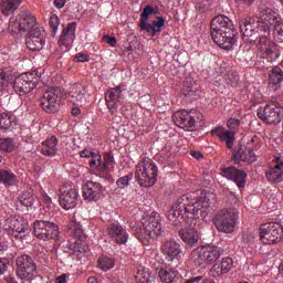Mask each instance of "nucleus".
Here are the masks:
<instances>
[{
    "label": "nucleus",
    "instance_id": "ddd939ff",
    "mask_svg": "<svg viewBox=\"0 0 283 283\" xmlns=\"http://www.w3.org/2000/svg\"><path fill=\"white\" fill-rule=\"evenodd\" d=\"M59 202L60 207L66 211L75 209L78 205V190H76L72 184L63 185L60 188Z\"/></svg>",
    "mask_w": 283,
    "mask_h": 283
},
{
    "label": "nucleus",
    "instance_id": "8fccbe9b",
    "mask_svg": "<svg viewBox=\"0 0 283 283\" xmlns=\"http://www.w3.org/2000/svg\"><path fill=\"white\" fill-rule=\"evenodd\" d=\"M49 25H50L53 34H56V32H59V25H61V22L59 21V17L52 15L50 18Z\"/></svg>",
    "mask_w": 283,
    "mask_h": 283
},
{
    "label": "nucleus",
    "instance_id": "2f4dec72",
    "mask_svg": "<svg viewBox=\"0 0 283 283\" xmlns=\"http://www.w3.org/2000/svg\"><path fill=\"white\" fill-rule=\"evenodd\" d=\"M283 71L280 66H274L269 77V85L272 90L277 91L282 87Z\"/></svg>",
    "mask_w": 283,
    "mask_h": 283
},
{
    "label": "nucleus",
    "instance_id": "f8f14e48",
    "mask_svg": "<svg viewBox=\"0 0 283 283\" xmlns=\"http://www.w3.org/2000/svg\"><path fill=\"white\" fill-rule=\"evenodd\" d=\"M259 235L263 244H277L283 240V228L277 222L263 223L260 227Z\"/></svg>",
    "mask_w": 283,
    "mask_h": 283
},
{
    "label": "nucleus",
    "instance_id": "aec40b11",
    "mask_svg": "<svg viewBox=\"0 0 283 283\" xmlns=\"http://www.w3.org/2000/svg\"><path fill=\"white\" fill-rule=\"evenodd\" d=\"M59 91L56 88H51L46 91L41 99V105L44 112L54 114V112L59 111V95L56 94Z\"/></svg>",
    "mask_w": 283,
    "mask_h": 283
},
{
    "label": "nucleus",
    "instance_id": "7c9ffc66",
    "mask_svg": "<svg viewBox=\"0 0 283 283\" xmlns=\"http://www.w3.org/2000/svg\"><path fill=\"white\" fill-rule=\"evenodd\" d=\"M179 237L181 238L185 244H189V247H193L200 240V232L196 230L193 227L184 228L179 231Z\"/></svg>",
    "mask_w": 283,
    "mask_h": 283
},
{
    "label": "nucleus",
    "instance_id": "09e8293b",
    "mask_svg": "<svg viewBox=\"0 0 283 283\" xmlns=\"http://www.w3.org/2000/svg\"><path fill=\"white\" fill-rule=\"evenodd\" d=\"M164 27H165V18L159 17L157 18V20L153 21V28L156 34H158V32H163Z\"/></svg>",
    "mask_w": 283,
    "mask_h": 283
},
{
    "label": "nucleus",
    "instance_id": "dca6fc26",
    "mask_svg": "<svg viewBox=\"0 0 283 283\" xmlns=\"http://www.w3.org/2000/svg\"><path fill=\"white\" fill-rule=\"evenodd\" d=\"M3 229L11 235L15 234V238H25V233H28V221L21 217H9L4 221Z\"/></svg>",
    "mask_w": 283,
    "mask_h": 283
},
{
    "label": "nucleus",
    "instance_id": "423d86ee",
    "mask_svg": "<svg viewBox=\"0 0 283 283\" xmlns=\"http://www.w3.org/2000/svg\"><path fill=\"white\" fill-rule=\"evenodd\" d=\"M222 256V248L213 244H206L196 248L190 253V260L201 266V269H207V266H213L217 264Z\"/></svg>",
    "mask_w": 283,
    "mask_h": 283
},
{
    "label": "nucleus",
    "instance_id": "6e6d98bb",
    "mask_svg": "<svg viewBox=\"0 0 283 283\" xmlns=\"http://www.w3.org/2000/svg\"><path fill=\"white\" fill-rule=\"evenodd\" d=\"M3 251H8V242H6V239H0V254H2Z\"/></svg>",
    "mask_w": 283,
    "mask_h": 283
},
{
    "label": "nucleus",
    "instance_id": "c9c22d12",
    "mask_svg": "<svg viewBox=\"0 0 283 283\" xmlns=\"http://www.w3.org/2000/svg\"><path fill=\"white\" fill-rule=\"evenodd\" d=\"M137 283H154V276H151V271L148 268L139 266L135 275Z\"/></svg>",
    "mask_w": 283,
    "mask_h": 283
},
{
    "label": "nucleus",
    "instance_id": "ea45409f",
    "mask_svg": "<svg viewBox=\"0 0 283 283\" xmlns=\"http://www.w3.org/2000/svg\"><path fill=\"white\" fill-rule=\"evenodd\" d=\"M97 266L101 271H111V269L116 266V260H114V258L103 255L97 260Z\"/></svg>",
    "mask_w": 283,
    "mask_h": 283
},
{
    "label": "nucleus",
    "instance_id": "cd10ccee",
    "mask_svg": "<svg viewBox=\"0 0 283 283\" xmlns=\"http://www.w3.org/2000/svg\"><path fill=\"white\" fill-rule=\"evenodd\" d=\"M233 269V259L229 256H224L221 259L220 264H213L210 269V273L212 277H220V275H226V273H229Z\"/></svg>",
    "mask_w": 283,
    "mask_h": 283
},
{
    "label": "nucleus",
    "instance_id": "1a4fd4ad",
    "mask_svg": "<svg viewBox=\"0 0 283 283\" xmlns=\"http://www.w3.org/2000/svg\"><path fill=\"white\" fill-rule=\"evenodd\" d=\"M81 158H91L88 161L90 167H95L99 171H104V174H109L112 169H114V158L113 157H105L103 164V157L101 153L94 150V148H85L80 151Z\"/></svg>",
    "mask_w": 283,
    "mask_h": 283
},
{
    "label": "nucleus",
    "instance_id": "a19ab883",
    "mask_svg": "<svg viewBox=\"0 0 283 283\" xmlns=\"http://www.w3.org/2000/svg\"><path fill=\"white\" fill-rule=\"evenodd\" d=\"M17 149V144L12 138H0V151L10 154Z\"/></svg>",
    "mask_w": 283,
    "mask_h": 283
},
{
    "label": "nucleus",
    "instance_id": "69168bd1",
    "mask_svg": "<svg viewBox=\"0 0 283 283\" xmlns=\"http://www.w3.org/2000/svg\"><path fill=\"white\" fill-rule=\"evenodd\" d=\"M202 283H216L212 279H206L202 281Z\"/></svg>",
    "mask_w": 283,
    "mask_h": 283
},
{
    "label": "nucleus",
    "instance_id": "338daca9",
    "mask_svg": "<svg viewBox=\"0 0 283 283\" xmlns=\"http://www.w3.org/2000/svg\"><path fill=\"white\" fill-rule=\"evenodd\" d=\"M279 271H280V273H283V263H282V264H280V266H279Z\"/></svg>",
    "mask_w": 283,
    "mask_h": 283
},
{
    "label": "nucleus",
    "instance_id": "3c124183",
    "mask_svg": "<svg viewBox=\"0 0 283 283\" xmlns=\"http://www.w3.org/2000/svg\"><path fill=\"white\" fill-rule=\"evenodd\" d=\"M10 117L6 114H1L0 129H10Z\"/></svg>",
    "mask_w": 283,
    "mask_h": 283
},
{
    "label": "nucleus",
    "instance_id": "f704fd0d",
    "mask_svg": "<svg viewBox=\"0 0 283 283\" xmlns=\"http://www.w3.org/2000/svg\"><path fill=\"white\" fill-rule=\"evenodd\" d=\"M66 247L73 255H76V258H83L85 253H90V248L81 243V240H77L74 243H67Z\"/></svg>",
    "mask_w": 283,
    "mask_h": 283
},
{
    "label": "nucleus",
    "instance_id": "79ce46f5",
    "mask_svg": "<svg viewBox=\"0 0 283 283\" xmlns=\"http://www.w3.org/2000/svg\"><path fill=\"white\" fill-rule=\"evenodd\" d=\"M69 229L71 233H74L76 238H81L83 235V227L74 217L71 218V221L69 223Z\"/></svg>",
    "mask_w": 283,
    "mask_h": 283
},
{
    "label": "nucleus",
    "instance_id": "4be33fe9",
    "mask_svg": "<svg viewBox=\"0 0 283 283\" xmlns=\"http://www.w3.org/2000/svg\"><path fill=\"white\" fill-rule=\"evenodd\" d=\"M222 176L223 178H227L228 180H232L233 182H235L239 189L244 188L247 185V172L238 170L233 166L223 168Z\"/></svg>",
    "mask_w": 283,
    "mask_h": 283
},
{
    "label": "nucleus",
    "instance_id": "412c9836",
    "mask_svg": "<svg viewBox=\"0 0 283 283\" xmlns=\"http://www.w3.org/2000/svg\"><path fill=\"white\" fill-rule=\"evenodd\" d=\"M265 178L269 182H283V159L274 157L272 166L265 171Z\"/></svg>",
    "mask_w": 283,
    "mask_h": 283
},
{
    "label": "nucleus",
    "instance_id": "2eb2a0df",
    "mask_svg": "<svg viewBox=\"0 0 283 283\" xmlns=\"http://www.w3.org/2000/svg\"><path fill=\"white\" fill-rule=\"evenodd\" d=\"M17 275L20 280H33L36 272V265L30 255L23 254L17 258Z\"/></svg>",
    "mask_w": 283,
    "mask_h": 283
},
{
    "label": "nucleus",
    "instance_id": "7ed1b4c3",
    "mask_svg": "<svg viewBox=\"0 0 283 283\" xmlns=\"http://www.w3.org/2000/svg\"><path fill=\"white\" fill-rule=\"evenodd\" d=\"M9 30L12 34H28L27 48L32 52L43 50V45H45L44 31L36 24V18L32 13L23 11L19 15L11 17Z\"/></svg>",
    "mask_w": 283,
    "mask_h": 283
},
{
    "label": "nucleus",
    "instance_id": "e433bc0d",
    "mask_svg": "<svg viewBox=\"0 0 283 283\" xmlns=\"http://www.w3.org/2000/svg\"><path fill=\"white\" fill-rule=\"evenodd\" d=\"M159 280L163 283H174L176 277L178 276V271L171 269V268H161L158 271Z\"/></svg>",
    "mask_w": 283,
    "mask_h": 283
},
{
    "label": "nucleus",
    "instance_id": "5fc2aeb1",
    "mask_svg": "<svg viewBox=\"0 0 283 283\" xmlns=\"http://www.w3.org/2000/svg\"><path fill=\"white\" fill-rule=\"evenodd\" d=\"M104 41L105 43H108V45H111L112 48L116 46V38L114 36L105 35Z\"/></svg>",
    "mask_w": 283,
    "mask_h": 283
},
{
    "label": "nucleus",
    "instance_id": "393cba45",
    "mask_svg": "<svg viewBox=\"0 0 283 283\" xmlns=\"http://www.w3.org/2000/svg\"><path fill=\"white\" fill-rule=\"evenodd\" d=\"M108 235L117 242V244H127V241L129 240L127 230H125L118 222H114L108 227Z\"/></svg>",
    "mask_w": 283,
    "mask_h": 283
},
{
    "label": "nucleus",
    "instance_id": "de8ad7c7",
    "mask_svg": "<svg viewBox=\"0 0 283 283\" xmlns=\"http://www.w3.org/2000/svg\"><path fill=\"white\" fill-rule=\"evenodd\" d=\"M211 6V0H197L195 8L199 10V12H205L209 10Z\"/></svg>",
    "mask_w": 283,
    "mask_h": 283
},
{
    "label": "nucleus",
    "instance_id": "0e129e2a",
    "mask_svg": "<svg viewBox=\"0 0 283 283\" xmlns=\"http://www.w3.org/2000/svg\"><path fill=\"white\" fill-rule=\"evenodd\" d=\"M87 282L88 283H98V279H96V276H90Z\"/></svg>",
    "mask_w": 283,
    "mask_h": 283
},
{
    "label": "nucleus",
    "instance_id": "774afa93",
    "mask_svg": "<svg viewBox=\"0 0 283 283\" xmlns=\"http://www.w3.org/2000/svg\"><path fill=\"white\" fill-rule=\"evenodd\" d=\"M0 163H3V157H1V155H0Z\"/></svg>",
    "mask_w": 283,
    "mask_h": 283
},
{
    "label": "nucleus",
    "instance_id": "5701e85b",
    "mask_svg": "<svg viewBox=\"0 0 283 283\" xmlns=\"http://www.w3.org/2000/svg\"><path fill=\"white\" fill-rule=\"evenodd\" d=\"M83 198L88 202H96L103 196V186L98 182L87 181L83 187Z\"/></svg>",
    "mask_w": 283,
    "mask_h": 283
},
{
    "label": "nucleus",
    "instance_id": "f257e3e1",
    "mask_svg": "<svg viewBox=\"0 0 283 283\" xmlns=\"http://www.w3.org/2000/svg\"><path fill=\"white\" fill-rule=\"evenodd\" d=\"M240 30L244 39L256 36L261 45V56L268 63H273L280 57L275 44L269 42L271 30L277 36H283V20L277 17V12L273 9H266L262 15L261 22H247L245 20L239 21Z\"/></svg>",
    "mask_w": 283,
    "mask_h": 283
},
{
    "label": "nucleus",
    "instance_id": "c85d7f7f",
    "mask_svg": "<svg viewBox=\"0 0 283 283\" xmlns=\"http://www.w3.org/2000/svg\"><path fill=\"white\" fill-rule=\"evenodd\" d=\"M258 160V155L251 149L241 146L239 150L234 154V163H247L248 165H253Z\"/></svg>",
    "mask_w": 283,
    "mask_h": 283
},
{
    "label": "nucleus",
    "instance_id": "f03ea898",
    "mask_svg": "<svg viewBox=\"0 0 283 283\" xmlns=\"http://www.w3.org/2000/svg\"><path fill=\"white\" fill-rule=\"evenodd\" d=\"M211 213V199L202 190L181 196L167 213L169 222L177 226L189 220L207 218Z\"/></svg>",
    "mask_w": 283,
    "mask_h": 283
},
{
    "label": "nucleus",
    "instance_id": "4c0bfd02",
    "mask_svg": "<svg viewBox=\"0 0 283 283\" xmlns=\"http://www.w3.org/2000/svg\"><path fill=\"white\" fill-rule=\"evenodd\" d=\"M40 202L44 208L42 210L44 218H54V203L52 202V198H50L48 195H43Z\"/></svg>",
    "mask_w": 283,
    "mask_h": 283
},
{
    "label": "nucleus",
    "instance_id": "58836bf2",
    "mask_svg": "<svg viewBox=\"0 0 283 283\" xmlns=\"http://www.w3.org/2000/svg\"><path fill=\"white\" fill-rule=\"evenodd\" d=\"M0 182L7 187H12L19 182L17 175L10 170H0Z\"/></svg>",
    "mask_w": 283,
    "mask_h": 283
},
{
    "label": "nucleus",
    "instance_id": "0eeeda50",
    "mask_svg": "<svg viewBox=\"0 0 283 283\" xmlns=\"http://www.w3.org/2000/svg\"><path fill=\"white\" fill-rule=\"evenodd\" d=\"M158 167L149 157L138 161L135 167V178L140 187H154L158 180Z\"/></svg>",
    "mask_w": 283,
    "mask_h": 283
},
{
    "label": "nucleus",
    "instance_id": "a878e982",
    "mask_svg": "<svg viewBox=\"0 0 283 283\" xmlns=\"http://www.w3.org/2000/svg\"><path fill=\"white\" fill-rule=\"evenodd\" d=\"M172 118L177 127L181 129H191V127L196 126V119L188 111H178L174 114Z\"/></svg>",
    "mask_w": 283,
    "mask_h": 283
},
{
    "label": "nucleus",
    "instance_id": "a18cd8bd",
    "mask_svg": "<svg viewBox=\"0 0 283 283\" xmlns=\"http://www.w3.org/2000/svg\"><path fill=\"white\" fill-rule=\"evenodd\" d=\"M134 178L133 174H128L124 177H120L117 181L116 185L119 189H125V187H129V182H132Z\"/></svg>",
    "mask_w": 283,
    "mask_h": 283
},
{
    "label": "nucleus",
    "instance_id": "473e14b6",
    "mask_svg": "<svg viewBox=\"0 0 283 283\" xmlns=\"http://www.w3.org/2000/svg\"><path fill=\"white\" fill-rule=\"evenodd\" d=\"M0 8L6 17H10L12 12L18 10L19 6L23 3V0H0Z\"/></svg>",
    "mask_w": 283,
    "mask_h": 283
},
{
    "label": "nucleus",
    "instance_id": "e2e57ef3",
    "mask_svg": "<svg viewBox=\"0 0 283 283\" xmlns=\"http://www.w3.org/2000/svg\"><path fill=\"white\" fill-rule=\"evenodd\" d=\"M238 3H245L247 6H249V3H253L255 0H235Z\"/></svg>",
    "mask_w": 283,
    "mask_h": 283
},
{
    "label": "nucleus",
    "instance_id": "f3484780",
    "mask_svg": "<svg viewBox=\"0 0 283 283\" xmlns=\"http://www.w3.org/2000/svg\"><path fill=\"white\" fill-rule=\"evenodd\" d=\"M126 91L127 86L125 84H122L116 87L109 88L105 93L106 105L112 114H115V112L118 111V107H120V103L123 101V93Z\"/></svg>",
    "mask_w": 283,
    "mask_h": 283
},
{
    "label": "nucleus",
    "instance_id": "37998d69",
    "mask_svg": "<svg viewBox=\"0 0 283 283\" xmlns=\"http://www.w3.org/2000/svg\"><path fill=\"white\" fill-rule=\"evenodd\" d=\"M19 202L23 207L32 209V207H34V196H32L30 192H24L19 197Z\"/></svg>",
    "mask_w": 283,
    "mask_h": 283
},
{
    "label": "nucleus",
    "instance_id": "c756f323",
    "mask_svg": "<svg viewBox=\"0 0 283 283\" xmlns=\"http://www.w3.org/2000/svg\"><path fill=\"white\" fill-rule=\"evenodd\" d=\"M14 70L12 67H4L0 70V92H8L12 87L14 81Z\"/></svg>",
    "mask_w": 283,
    "mask_h": 283
},
{
    "label": "nucleus",
    "instance_id": "4468645a",
    "mask_svg": "<svg viewBox=\"0 0 283 283\" xmlns=\"http://www.w3.org/2000/svg\"><path fill=\"white\" fill-rule=\"evenodd\" d=\"M258 116L261 120L268 123V125H273L282 123L283 111L277 104L272 102L271 104H268L265 107H260L258 109Z\"/></svg>",
    "mask_w": 283,
    "mask_h": 283
},
{
    "label": "nucleus",
    "instance_id": "13d9d810",
    "mask_svg": "<svg viewBox=\"0 0 283 283\" xmlns=\"http://www.w3.org/2000/svg\"><path fill=\"white\" fill-rule=\"evenodd\" d=\"M54 6H55V8L61 10V8L65 7V0H54Z\"/></svg>",
    "mask_w": 283,
    "mask_h": 283
},
{
    "label": "nucleus",
    "instance_id": "49530a36",
    "mask_svg": "<svg viewBox=\"0 0 283 283\" xmlns=\"http://www.w3.org/2000/svg\"><path fill=\"white\" fill-rule=\"evenodd\" d=\"M139 28L144 32H148V34H150V36H156V29H154L153 23H147V21L140 20Z\"/></svg>",
    "mask_w": 283,
    "mask_h": 283
},
{
    "label": "nucleus",
    "instance_id": "72a5a7b5",
    "mask_svg": "<svg viewBox=\"0 0 283 283\" xmlns=\"http://www.w3.org/2000/svg\"><path fill=\"white\" fill-rule=\"evenodd\" d=\"M56 145H59L56 137H51L50 139H46L42 143L41 154L43 156H56Z\"/></svg>",
    "mask_w": 283,
    "mask_h": 283
},
{
    "label": "nucleus",
    "instance_id": "864d4df0",
    "mask_svg": "<svg viewBox=\"0 0 283 283\" xmlns=\"http://www.w3.org/2000/svg\"><path fill=\"white\" fill-rule=\"evenodd\" d=\"M228 127H229V129H231L232 132H235V129H238V127H240V119L230 118V119L228 120Z\"/></svg>",
    "mask_w": 283,
    "mask_h": 283
},
{
    "label": "nucleus",
    "instance_id": "6e6552de",
    "mask_svg": "<svg viewBox=\"0 0 283 283\" xmlns=\"http://www.w3.org/2000/svg\"><path fill=\"white\" fill-rule=\"evenodd\" d=\"M238 220V210L233 208L221 209L212 218V222L220 233H233L235 231Z\"/></svg>",
    "mask_w": 283,
    "mask_h": 283
},
{
    "label": "nucleus",
    "instance_id": "c03bdc74",
    "mask_svg": "<svg viewBox=\"0 0 283 283\" xmlns=\"http://www.w3.org/2000/svg\"><path fill=\"white\" fill-rule=\"evenodd\" d=\"M158 14V8L146 6L140 15V21H149V15Z\"/></svg>",
    "mask_w": 283,
    "mask_h": 283
},
{
    "label": "nucleus",
    "instance_id": "b1692460",
    "mask_svg": "<svg viewBox=\"0 0 283 283\" xmlns=\"http://www.w3.org/2000/svg\"><path fill=\"white\" fill-rule=\"evenodd\" d=\"M212 136H218L221 143H226V147L228 149H233V145L235 143V132L232 129H227L223 126H218L211 130Z\"/></svg>",
    "mask_w": 283,
    "mask_h": 283
},
{
    "label": "nucleus",
    "instance_id": "052dcab7",
    "mask_svg": "<svg viewBox=\"0 0 283 283\" xmlns=\"http://www.w3.org/2000/svg\"><path fill=\"white\" fill-rule=\"evenodd\" d=\"M191 156L196 158L197 160H200L202 158V153L200 151H191Z\"/></svg>",
    "mask_w": 283,
    "mask_h": 283
},
{
    "label": "nucleus",
    "instance_id": "9d476101",
    "mask_svg": "<svg viewBox=\"0 0 283 283\" xmlns=\"http://www.w3.org/2000/svg\"><path fill=\"white\" fill-rule=\"evenodd\" d=\"M40 77L36 72L22 73L12 82L13 90L19 96L30 94L39 85Z\"/></svg>",
    "mask_w": 283,
    "mask_h": 283
},
{
    "label": "nucleus",
    "instance_id": "20e7f679",
    "mask_svg": "<svg viewBox=\"0 0 283 283\" xmlns=\"http://www.w3.org/2000/svg\"><path fill=\"white\" fill-rule=\"evenodd\" d=\"M213 42L222 50H232L238 43V31L227 15H217L210 24Z\"/></svg>",
    "mask_w": 283,
    "mask_h": 283
},
{
    "label": "nucleus",
    "instance_id": "6ab92c4d",
    "mask_svg": "<svg viewBox=\"0 0 283 283\" xmlns=\"http://www.w3.org/2000/svg\"><path fill=\"white\" fill-rule=\"evenodd\" d=\"M160 251L168 262H174V260L179 261L182 258V248L176 240H164L161 242Z\"/></svg>",
    "mask_w": 283,
    "mask_h": 283
},
{
    "label": "nucleus",
    "instance_id": "bf43d9fd",
    "mask_svg": "<svg viewBox=\"0 0 283 283\" xmlns=\"http://www.w3.org/2000/svg\"><path fill=\"white\" fill-rule=\"evenodd\" d=\"M56 283H67V274H62L56 277Z\"/></svg>",
    "mask_w": 283,
    "mask_h": 283
},
{
    "label": "nucleus",
    "instance_id": "a211bd4d",
    "mask_svg": "<svg viewBox=\"0 0 283 283\" xmlns=\"http://www.w3.org/2000/svg\"><path fill=\"white\" fill-rule=\"evenodd\" d=\"M76 22H71L63 29L59 40L60 50L62 52H70L76 39Z\"/></svg>",
    "mask_w": 283,
    "mask_h": 283
},
{
    "label": "nucleus",
    "instance_id": "680f3d73",
    "mask_svg": "<svg viewBox=\"0 0 283 283\" xmlns=\"http://www.w3.org/2000/svg\"><path fill=\"white\" fill-rule=\"evenodd\" d=\"M72 115L73 116H80L81 115V108H78V107H73L72 108Z\"/></svg>",
    "mask_w": 283,
    "mask_h": 283
},
{
    "label": "nucleus",
    "instance_id": "4d7b16f0",
    "mask_svg": "<svg viewBox=\"0 0 283 283\" xmlns=\"http://www.w3.org/2000/svg\"><path fill=\"white\" fill-rule=\"evenodd\" d=\"M6 269H8V265L6 264V261L0 259V275H3L6 273Z\"/></svg>",
    "mask_w": 283,
    "mask_h": 283
},
{
    "label": "nucleus",
    "instance_id": "bb28decb",
    "mask_svg": "<svg viewBox=\"0 0 283 283\" xmlns=\"http://www.w3.org/2000/svg\"><path fill=\"white\" fill-rule=\"evenodd\" d=\"M87 91L81 85H75L67 95V101L73 105L83 107L87 103L88 98Z\"/></svg>",
    "mask_w": 283,
    "mask_h": 283
},
{
    "label": "nucleus",
    "instance_id": "39448f33",
    "mask_svg": "<svg viewBox=\"0 0 283 283\" xmlns=\"http://www.w3.org/2000/svg\"><path fill=\"white\" fill-rule=\"evenodd\" d=\"M134 233L144 244H149L151 238H157L163 233V226L160 224V217L156 212L146 214L142 219V224L134 228Z\"/></svg>",
    "mask_w": 283,
    "mask_h": 283
},
{
    "label": "nucleus",
    "instance_id": "9b49d317",
    "mask_svg": "<svg viewBox=\"0 0 283 283\" xmlns=\"http://www.w3.org/2000/svg\"><path fill=\"white\" fill-rule=\"evenodd\" d=\"M33 231L35 238L44 242H48V240H59V235L61 234L59 226L48 220H36L33 223Z\"/></svg>",
    "mask_w": 283,
    "mask_h": 283
},
{
    "label": "nucleus",
    "instance_id": "603ef678",
    "mask_svg": "<svg viewBox=\"0 0 283 283\" xmlns=\"http://www.w3.org/2000/svg\"><path fill=\"white\" fill-rule=\"evenodd\" d=\"M74 61L76 63H87L90 62V55L83 52L75 54Z\"/></svg>",
    "mask_w": 283,
    "mask_h": 283
}]
</instances>
